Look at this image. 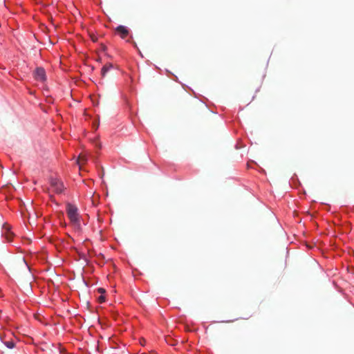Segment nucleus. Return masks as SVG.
Segmentation results:
<instances>
[{
  "mask_svg": "<svg viewBox=\"0 0 354 354\" xmlns=\"http://www.w3.org/2000/svg\"><path fill=\"white\" fill-rule=\"evenodd\" d=\"M66 212L71 224L76 230L81 228V216L79 214L78 208L76 205L68 203L66 206Z\"/></svg>",
  "mask_w": 354,
  "mask_h": 354,
  "instance_id": "obj_1",
  "label": "nucleus"
},
{
  "mask_svg": "<svg viewBox=\"0 0 354 354\" xmlns=\"http://www.w3.org/2000/svg\"><path fill=\"white\" fill-rule=\"evenodd\" d=\"M49 183V191L55 194H62L65 189L63 182L57 178H50Z\"/></svg>",
  "mask_w": 354,
  "mask_h": 354,
  "instance_id": "obj_2",
  "label": "nucleus"
},
{
  "mask_svg": "<svg viewBox=\"0 0 354 354\" xmlns=\"http://www.w3.org/2000/svg\"><path fill=\"white\" fill-rule=\"evenodd\" d=\"M115 31L116 34L122 39H126L128 37H129V38L127 39V42H132V36L130 34V29L127 26L120 25L115 28Z\"/></svg>",
  "mask_w": 354,
  "mask_h": 354,
  "instance_id": "obj_3",
  "label": "nucleus"
},
{
  "mask_svg": "<svg viewBox=\"0 0 354 354\" xmlns=\"http://www.w3.org/2000/svg\"><path fill=\"white\" fill-rule=\"evenodd\" d=\"M2 236L5 239V240L8 242L12 241L14 234L11 231L10 226L8 224H4L1 230Z\"/></svg>",
  "mask_w": 354,
  "mask_h": 354,
  "instance_id": "obj_4",
  "label": "nucleus"
},
{
  "mask_svg": "<svg viewBox=\"0 0 354 354\" xmlns=\"http://www.w3.org/2000/svg\"><path fill=\"white\" fill-rule=\"evenodd\" d=\"M33 75L37 81L44 82L46 80V71L42 67H37L35 70Z\"/></svg>",
  "mask_w": 354,
  "mask_h": 354,
  "instance_id": "obj_5",
  "label": "nucleus"
},
{
  "mask_svg": "<svg viewBox=\"0 0 354 354\" xmlns=\"http://www.w3.org/2000/svg\"><path fill=\"white\" fill-rule=\"evenodd\" d=\"M1 341L3 343V344L8 348H13L15 346V342L13 339H6L1 338Z\"/></svg>",
  "mask_w": 354,
  "mask_h": 354,
  "instance_id": "obj_6",
  "label": "nucleus"
},
{
  "mask_svg": "<svg viewBox=\"0 0 354 354\" xmlns=\"http://www.w3.org/2000/svg\"><path fill=\"white\" fill-rule=\"evenodd\" d=\"M113 68V65L112 64H105L102 68V71H101V73H102V75L103 77H104L106 75V74Z\"/></svg>",
  "mask_w": 354,
  "mask_h": 354,
  "instance_id": "obj_7",
  "label": "nucleus"
},
{
  "mask_svg": "<svg viewBox=\"0 0 354 354\" xmlns=\"http://www.w3.org/2000/svg\"><path fill=\"white\" fill-rule=\"evenodd\" d=\"M86 161V156L84 155H80L78 158V163L80 165L82 162Z\"/></svg>",
  "mask_w": 354,
  "mask_h": 354,
  "instance_id": "obj_8",
  "label": "nucleus"
},
{
  "mask_svg": "<svg viewBox=\"0 0 354 354\" xmlns=\"http://www.w3.org/2000/svg\"><path fill=\"white\" fill-rule=\"evenodd\" d=\"M99 301H100V303L104 302L105 301V297L104 296H100L99 297Z\"/></svg>",
  "mask_w": 354,
  "mask_h": 354,
  "instance_id": "obj_9",
  "label": "nucleus"
},
{
  "mask_svg": "<svg viewBox=\"0 0 354 354\" xmlns=\"http://www.w3.org/2000/svg\"><path fill=\"white\" fill-rule=\"evenodd\" d=\"M99 292H100L103 293V292H104L105 291H104V290L103 288H100V289H99Z\"/></svg>",
  "mask_w": 354,
  "mask_h": 354,
  "instance_id": "obj_10",
  "label": "nucleus"
}]
</instances>
